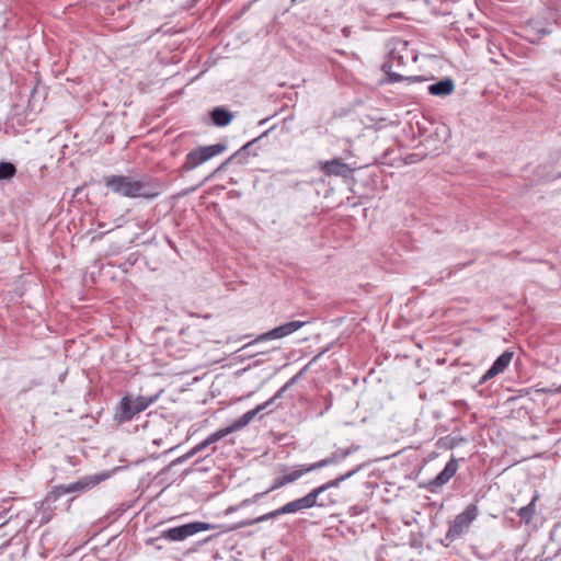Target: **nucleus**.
Segmentation results:
<instances>
[{
    "instance_id": "1",
    "label": "nucleus",
    "mask_w": 561,
    "mask_h": 561,
    "mask_svg": "<svg viewBox=\"0 0 561 561\" xmlns=\"http://www.w3.org/2000/svg\"><path fill=\"white\" fill-rule=\"evenodd\" d=\"M104 184L114 194L128 198L154 199L162 191L160 181L148 176L108 175L104 178Z\"/></svg>"
},
{
    "instance_id": "2",
    "label": "nucleus",
    "mask_w": 561,
    "mask_h": 561,
    "mask_svg": "<svg viewBox=\"0 0 561 561\" xmlns=\"http://www.w3.org/2000/svg\"><path fill=\"white\" fill-rule=\"evenodd\" d=\"M360 470V466L356 467L355 469L348 471L345 474H342L333 480H330L329 482L313 489L311 492H309L307 495L294 500L291 502H288L287 504L283 505V514H293L300 512L306 508H311L316 505L318 506H327L330 504H333L335 501L331 497H328L327 500L320 499L318 501L319 496L322 495L327 490L331 488H337L341 482L345 481L346 479L354 476L356 472Z\"/></svg>"
},
{
    "instance_id": "3",
    "label": "nucleus",
    "mask_w": 561,
    "mask_h": 561,
    "mask_svg": "<svg viewBox=\"0 0 561 561\" xmlns=\"http://www.w3.org/2000/svg\"><path fill=\"white\" fill-rule=\"evenodd\" d=\"M279 393H280V390L277 391L271 400H268L262 404H259L256 408L245 412L238 420H236L233 423H231L229 426L220 428V430L216 431L215 433H211L210 435H208L204 440H202L196 446H194L190 451H187L183 456V459H188V458L193 457L194 455L204 450L211 444H215L218 440L226 437L227 435H229L233 432H237V431L243 428L244 426H247L259 412L265 410L266 407L270 405L273 400L278 398Z\"/></svg>"
},
{
    "instance_id": "4",
    "label": "nucleus",
    "mask_w": 561,
    "mask_h": 561,
    "mask_svg": "<svg viewBox=\"0 0 561 561\" xmlns=\"http://www.w3.org/2000/svg\"><path fill=\"white\" fill-rule=\"evenodd\" d=\"M358 446H351L346 449H337L332 453L329 457L321 459L314 463L309 466L300 465L295 469H283V485L286 483H291L299 479L304 473L310 472L330 465H335L344 460L352 453L358 450Z\"/></svg>"
},
{
    "instance_id": "5",
    "label": "nucleus",
    "mask_w": 561,
    "mask_h": 561,
    "mask_svg": "<svg viewBox=\"0 0 561 561\" xmlns=\"http://www.w3.org/2000/svg\"><path fill=\"white\" fill-rule=\"evenodd\" d=\"M215 526L204 522H192L178 527H172L160 533L158 537H151L146 540V545H153L160 539L170 541H183L186 538L201 533L214 529Z\"/></svg>"
},
{
    "instance_id": "6",
    "label": "nucleus",
    "mask_w": 561,
    "mask_h": 561,
    "mask_svg": "<svg viewBox=\"0 0 561 561\" xmlns=\"http://www.w3.org/2000/svg\"><path fill=\"white\" fill-rule=\"evenodd\" d=\"M103 479L104 477L99 474L87 476L68 485H56L51 489V491L47 493V495L44 499V503L50 505L65 494L76 492L81 493L91 490L94 486H96Z\"/></svg>"
},
{
    "instance_id": "7",
    "label": "nucleus",
    "mask_w": 561,
    "mask_h": 561,
    "mask_svg": "<svg viewBox=\"0 0 561 561\" xmlns=\"http://www.w3.org/2000/svg\"><path fill=\"white\" fill-rule=\"evenodd\" d=\"M478 515V506L476 504H469L461 513L455 516L454 520L449 523L445 539L453 542L468 533L471 524L477 519Z\"/></svg>"
},
{
    "instance_id": "8",
    "label": "nucleus",
    "mask_w": 561,
    "mask_h": 561,
    "mask_svg": "<svg viewBox=\"0 0 561 561\" xmlns=\"http://www.w3.org/2000/svg\"><path fill=\"white\" fill-rule=\"evenodd\" d=\"M152 402V398L125 396L117 407L115 419L121 423L128 422L136 414L145 411Z\"/></svg>"
},
{
    "instance_id": "9",
    "label": "nucleus",
    "mask_w": 561,
    "mask_h": 561,
    "mask_svg": "<svg viewBox=\"0 0 561 561\" xmlns=\"http://www.w3.org/2000/svg\"><path fill=\"white\" fill-rule=\"evenodd\" d=\"M226 149L227 146L224 144H215L195 148L185 156L182 168L185 171H192L211 158L222 153Z\"/></svg>"
},
{
    "instance_id": "10",
    "label": "nucleus",
    "mask_w": 561,
    "mask_h": 561,
    "mask_svg": "<svg viewBox=\"0 0 561 561\" xmlns=\"http://www.w3.org/2000/svg\"><path fill=\"white\" fill-rule=\"evenodd\" d=\"M458 461L451 458L445 466V468L427 483V489L431 492H435L438 488L446 484L457 472Z\"/></svg>"
},
{
    "instance_id": "11",
    "label": "nucleus",
    "mask_w": 561,
    "mask_h": 561,
    "mask_svg": "<svg viewBox=\"0 0 561 561\" xmlns=\"http://www.w3.org/2000/svg\"><path fill=\"white\" fill-rule=\"evenodd\" d=\"M514 353L511 351L503 352L492 364V366L485 371V374L481 377L480 383H484L493 377L503 373L512 362Z\"/></svg>"
},
{
    "instance_id": "12",
    "label": "nucleus",
    "mask_w": 561,
    "mask_h": 561,
    "mask_svg": "<svg viewBox=\"0 0 561 561\" xmlns=\"http://www.w3.org/2000/svg\"><path fill=\"white\" fill-rule=\"evenodd\" d=\"M320 169L325 173V175H335L347 178L352 173V169L344 163L341 159H332L330 161H325L321 163Z\"/></svg>"
},
{
    "instance_id": "13",
    "label": "nucleus",
    "mask_w": 561,
    "mask_h": 561,
    "mask_svg": "<svg viewBox=\"0 0 561 561\" xmlns=\"http://www.w3.org/2000/svg\"><path fill=\"white\" fill-rule=\"evenodd\" d=\"M396 62L398 65L404 64L403 56L399 55L396 50H391L389 59L382 65V70L389 77L390 82H400L403 79V76L392 71Z\"/></svg>"
},
{
    "instance_id": "14",
    "label": "nucleus",
    "mask_w": 561,
    "mask_h": 561,
    "mask_svg": "<svg viewBox=\"0 0 561 561\" xmlns=\"http://www.w3.org/2000/svg\"><path fill=\"white\" fill-rule=\"evenodd\" d=\"M259 139H254L252 141H249L248 144H245L241 149H239L238 151H236L233 154H231L227 160H225L216 170V172H219L224 169L227 168L228 164H230L231 162H237V163H245L247 160H248V156H249V149Z\"/></svg>"
},
{
    "instance_id": "15",
    "label": "nucleus",
    "mask_w": 561,
    "mask_h": 561,
    "mask_svg": "<svg viewBox=\"0 0 561 561\" xmlns=\"http://www.w3.org/2000/svg\"><path fill=\"white\" fill-rule=\"evenodd\" d=\"M455 82L450 78H445L438 82H435L428 87V92L432 95L446 96L454 92Z\"/></svg>"
},
{
    "instance_id": "16",
    "label": "nucleus",
    "mask_w": 561,
    "mask_h": 561,
    "mask_svg": "<svg viewBox=\"0 0 561 561\" xmlns=\"http://www.w3.org/2000/svg\"><path fill=\"white\" fill-rule=\"evenodd\" d=\"M210 118L214 125L218 127H225L232 121V114L225 107H215L210 112Z\"/></svg>"
},
{
    "instance_id": "17",
    "label": "nucleus",
    "mask_w": 561,
    "mask_h": 561,
    "mask_svg": "<svg viewBox=\"0 0 561 561\" xmlns=\"http://www.w3.org/2000/svg\"><path fill=\"white\" fill-rule=\"evenodd\" d=\"M538 496L535 495L533 496L531 501L529 504H527L526 506H523L520 507L516 514L519 516V518L522 519V522H524L525 524H529L535 515V503L537 501Z\"/></svg>"
},
{
    "instance_id": "18",
    "label": "nucleus",
    "mask_w": 561,
    "mask_h": 561,
    "mask_svg": "<svg viewBox=\"0 0 561 561\" xmlns=\"http://www.w3.org/2000/svg\"><path fill=\"white\" fill-rule=\"evenodd\" d=\"M308 323H310L309 319L294 320L283 323V337L296 332Z\"/></svg>"
},
{
    "instance_id": "19",
    "label": "nucleus",
    "mask_w": 561,
    "mask_h": 561,
    "mask_svg": "<svg viewBox=\"0 0 561 561\" xmlns=\"http://www.w3.org/2000/svg\"><path fill=\"white\" fill-rule=\"evenodd\" d=\"M16 173V168L11 162H0V180H10Z\"/></svg>"
},
{
    "instance_id": "20",
    "label": "nucleus",
    "mask_w": 561,
    "mask_h": 561,
    "mask_svg": "<svg viewBox=\"0 0 561 561\" xmlns=\"http://www.w3.org/2000/svg\"><path fill=\"white\" fill-rule=\"evenodd\" d=\"M268 335H272L274 337H279L280 336V327H276L274 328L270 333Z\"/></svg>"
},
{
    "instance_id": "21",
    "label": "nucleus",
    "mask_w": 561,
    "mask_h": 561,
    "mask_svg": "<svg viewBox=\"0 0 561 561\" xmlns=\"http://www.w3.org/2000/svg\"><path fill=\"white\" fill-rule=\"evenodd\" d=\"M152 546L154 547L156 550H161L162 549V546L156 545V542Z\"/></svg>"
},
{
    "instance_id": "22",
    "label": "nucleus",
    "mask_w": 561,
    "mask_h": 561,
    "mask_svg": "<svg viewBox=\"0 0 561 561\" xmlns=\"http://www.w3.org/2000/svg\"><path fill=\"white\" fill-rule=\"evenodd\" d=\"M288 385H289V383H286L285 386H283V388H282V391H283V392L287 389Z\"/></svg>"
},
{
    "instance_id": "23",
    "label": "nucleus",
    "mask_w": 561,
    "mask_h": 561,
    "mask_svg": "<svg viewBox=\"0 0 561 561\" xmlns=\"http://www.w3.org/2000/svg\"><path fill=\"white\" fill-rule=\"evenodd\" d=\"M278 513H279V510L274 511V512L272 513V515H273V516H275V515H277Z\"/></svg>"
}]
</instances>
